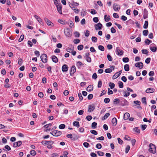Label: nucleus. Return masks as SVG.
Listing matches in <instances>:
<instances>
[{
  "label": "nucleus",
  "mask_w": 157,
  "mask_h": 157,
  "mask_svg": "<svg viewBox=\"0 0 157 157\" xmlns=\"http://www.w3.org/2000/svg\"><path fill=\"white\" fill-rule=\"evenodd\" d=\"M150 60L151 58H147L145 59V62L147 64H148L150 63Z\"/></svg>",
  "instance_id": "obj_56"
},
{
  "label": "nucleus",
  "mask_w": 157,
  "mask_h": 157,
  "mask_svg": "<svg viewBox=\"0 0 157 157\" xmlns=\"http://www.w3.org/2000/svg\"><path fill=\"white\" fill-rule=\"evenodd\" d=\"M93 42H96L97 41V38L94 37V36H92L91 38Z\"/></svg>",
  "instance_id": "obj_43"
},
{
  "label": "nucleus",
  "mask_w": 157,
  "mask_h": 157,
  "mask_svg": "<svg viewBox=\"0 0 157 157\" xmlns=\"http://www.w3.org/2000/svg\"><path fill=\"white\" fill-rule=\"evenodd\" d=\"M65 125L64 124H61L59 126V128L61 129H63L65 128Z\"/></svg>",
  "instance_id": "obj_62"
},
{
  "label": "nucleus",
  "mask_w": 157,
  "mask_h": 157,
  "mask_svg": "<svg viewBox=\"0 0 157 157\" xmlns=\"http://www.w3.org/2000/svg\"><path fill=\"white\" fill-rule=\"evenodd\" d=\"M73 125L75 126L78 128L80 126L79 122L78 121H74L73 123Z\"/></svg>",
  "instance_id": "obj_29"
},
{
  "label": "nucleus",
  "mask_w": 157,
  "mask_h": 157,
  "mask_svg": "<svg viewBox=\"0 0 157 157\" xmlns=\"http://www.w3.org/2000/svg\"><path fill=\"white\" fill-rule=\"evenodd\" d=\"M30 154L32 155H33V156L35 155L36 154V151L35 150H32L31 151H30Z\"/></svg>",
  "instance_id": "obj_50"
},
{
  "label": "nucleus",
  "mask_w": 157,
  "mask_h": 157,
  "mask_svg": "<svg viewBox=\"0 0 157 157\" xmlns=\"http://www.w3.org/2000/svg\"><path fill=\"white\" fill-rule=\"evenodd\" d=\"M52 59L53 62L57 63L58 62L57 58L55 56H53L52 57Z\"/></svg>",
  "instance_id": "obj_21"
},
{
  "label": "nucleus",
  "mask_w": 157,
  "mask_h": 157,
  "mask_svg": "<svg viewBox=\"0 0 157 157\" xmlns=\"http://www.w3.org/2000/svg\"><path fill=\"white\" fill-rule=\"evenodd\" d=\"M104 102L105 103H108L110 101V99L108 98H105L104 100Z\"/></svg>",
  "instance_id": "obj_55"
},
{
  "label": "nucleus",
  "mask_w": 157,
  "mask_h": 157,
  "mask_svg": "<svg viewBox=\"0 0 157 157\" xmlns=\"http://www.w3.org/2000/svg\"><path fill=\"white\" fill-rule=\"evenodd\" d=\"M54 136H60L62 134V132L58 130H54Z\"/></svg>",
  "instance_id": "obj_15"
},
{
  "label": "nucleus",
  "mask_w": 157,
  "mask_h": 157,
  "mask_svg": "<svg viewBox=\"0 0 157 157\" xmlns=\"http://www.w3.org/2000/svg\"><path fill=\"white\" fill-rule=\"evenodd\" d=\"M97 153L99 156H103L104 155V154L103 152L100 151H97Z\"/></svg>",
  "instance_id": "obj_51"
},
{
  "label": "nucleus",
  "mask_w": 157,
  "mask_h": 157,
  "mask_svg": "<svg viewBox=\"0 0 157 157\" xmlns=\"http://www.w3.org/2000/svg\"><path fill=\"white\" fill-rule=\"evenodd\" d=\"M124 97H127L130 94V93L128 92H127V93H126V92H124Z\"/></svg>",
  "instance_id": "obj_48"
},
{
  "label": "nucleus",
  "mask_w": 157,
  "mask_h": 157,
  "mask_svg": "<svg viewBox=\"0 0 157 157\" xmlns=\"http://www.w3.org/2000/svg\"><path fill=\"white\" fill-rule=\"evenodd\" d=\"M110 17L109 15L108 16L107 15H105L104 16V19L105 21H109L110 20Z\"/></svg>",
  "instance_id": "obj_23"
},
{
  "label": "nucleus",
  "mask_w": 157,
  "mask_h": 157,
  "mask_svg": "<svg viewBox=\"0 0 157 157\" xmlns=\"http://www.w3.org/2000/svg\"><path fill=\"white\" fill-rule=\"evenodd\" d=\"M98 47V49L102 51H104L105 50L104 47L102 45H99Z\"/></svg>",
  "instance_id": "obj_34"
},
{
  "label": "nucleus",
  "mask_w": 157,
  "mask_h": 157,
  "mask_svg": "<svg viewBox=\"0 0 157 157\" xmlns=\"http://www.w3.org/2000/svg\"><path fill=\"white\" fill-rule=\"evenodd\" d=\"M58 12L60 14H62V7L61 4H58L56 5Z\"/></svg>",
  "instance_id": "obj_12"
},
{
  "label": "nucleus",
  "mask_w": 157,
  "mask_h": 157,
  "mask_svg": "<svg viewBox=\"0 0 157 157\" xmlns=\"http://www.w3.org/2000/svg\"><path fill=\"white\" fill-rule=\"evenodd\" d=\"M75 21L76 22H78L79 21V18L78 16H76L75 17Z\"/></svg>",
  "instance_id": "obj_63"
},
{
  "label": "nucleus",
  "mask_w": 157,
  "mask_h": 157,
  "mask_svg": "<svg viewBox=\"0 0 157 157\" xmlns=\"http://www.w3.org/2000/svg\"><path fill=\"white\" fill-rule=\"evenodd\" d=\"M76 68L75 66H72L70 71V74L72 76L76 71Z\"/></svg>",
  "instance_id": "obj_11"
},
{
  "label": "nucleus",
  "mask_w": 157,
  "mask_h": 157,
  "mask_svg": "<svg viewBox=\"0 0 157 157\" xmlns=\"http://www.w3.org/2000/svg\"><path fill=\"white\" fill-rule=\"evenodd\" d=\"M150 50L153 52H155L156 51L157 48L156 45L154 44H152L151 45L150 47Z\"/></svg>",
  "instance_id": "obj_8"
},
{
  "label": "nucleus",
  "mask_w": 157,
  "mask_h": 157,
  "mask_svg": "<svg viewBox=\"0 0 157 157\" xmlns=\"http://www.w3.org/2000/svg\"><path fill=\"white\" fill-rule=\"evenodd\" d=\"M133 130L134 131L138 133H139L140 132V130L138 128V127H136L134 128Z\"/></svg>",
  "instance_id": "obj_38"
},
{
  "label": "nucleus",
  "mask_w": 157,
  "mask_h": 157,
  "mask_svg": "<svg viewBox=\"0 0 157 157\" xmlns=\"http://www.w3.org/2000/svg\"><path fill=\"white\" fill-rule=\"evenodd\" d=\"M93 21L97 23L98 22L99 19L98 17H94L93 19Z\"/></svg>",
  "instance_id": "obj_60"
},
{
  "label": "nucleus",
  "mask_w": 157,
  "mask_h": 157,
  "mask_svg": "<svg viewBox=\"0 0 157 157\" xmlns=\"http://www.w3.org/2000/svg\"><path fill=\"white\" fill-rule=\"evenodd\" d=\"M102 82L101 80L99 81L98 83V88H100L102 86Z\"/></svg>",
  "instance_id": "obj_53"
},
{
  "label": "nucleus",
  "mask_w": 157,
  "mask_h": 157,
  "mask_svg": "<svg viewBox=\"0 0 157 157\" xmlns=\"http://www.w3.org/2000/svg\"><path fill=\"white\" fill-rule=\"evenodd\" d=\"M113 8L114 11H117L120 10L121 6L117 4L114 3L113 5Z\"/></svg>",
  "instance_id": "obj_7"
},
{
  "label": "nucleus",
  "mask_w": 157,
  "mask_h": 157,
  "mask_svg": "<svg viewBox=\"0 0 157 157\" xmlns=\"http://www.w3.org/2000/svg\"><path fill=\"white\" fill-rule=\"evenodd\" d=\"M148 11L146 9H145L144 10L143 18L144 19H145L148 17Z\"/></svg>",
  "instance_id": "obj_17"
},
{
  "label": "nucleus",
  "mask_w": 157,
  "mask_h": 157,
  "mask_svg": "<svg viewBox=\"0 0 157 157\" xmlns=\"http://www.w3.org/2000/svg\"><path fill=\"white\" fill-rule=\"evenodd\" d=\"M149 147L148 150L149 152L153 154L155 153L156 147L155 145L152 144H150L149 145Z\"/></svg>",
  "instance_id": "obj_2"
},
{
  "label": "nucleus",
  "mask_w": 157,
  "mask_h": 157,
  "mask_svg": "<svg viewBox=\"0 0 157 157\" xmlns=\"http://www.w3.org/2000/svg\"><path fill=\"white\" fill-rule=\"evenodd\" d=\"M130 117V114L128 113H124V119L125 120L128 119Z\"/></svg>",
  "instance_id": "obj_22"
},
{
  "label": "nucleus",
  "mask_w": 157,
  "mask_h": 157,
  "mask_svg": "<svg viewBox=\"0 0 157 157\" xmlns=\"http://www.w3.org/2000/svg\"><path fill=\"white\" fill-rule=\"evenodd\" d=\"M124 70L125 71H129V65L128 64H126L124 66Z\"/></svg>",
  "instance_id": "obj_27"
},
{
  "label": "nucleus",
  "mask_w": 157,
  "mask_h": 157,
  "mask_svg": "<svg viewBox=\"0 0 157 157\" xmlns=\"http://www.w3.org/2000/svg\"><path fill=\"white\" fill-rule=\"evenodd\" d=\"M97 123L95 122H93L92 123L91 126L93 129H94L97 127Z\"/></svg>",
  "instance_id": "obj_33"
},
{
  "label": "nucleus",
  "mask_w": 157,
  "mask_h": 157,
  "mask_svg": "<svg viewBox=\"0 0 157 157\" xmlns=\"http://www.w3.org/2000/svg\"><path fill=\"white\" fill-rule=\"evenodd\" d=\"M83 64H82V63L80 61H78L76 63V65L78 67H80L82 65H83Z\"/></svg>",
  "instance_id": "obj_58"
},
{
  "label": "nucleus",
  "mask_w": 157,
  "mask_h": 157,
  "mask_svg": "<svg viewBox=\"0 0 157 157\" xmlns=\"http://www.w3.org/2000/svg\"><path fill=\"white\" fill-rule=\"evenodd\" d=\"M24 35H21V36L20 38L18 40L19 42H21L23 40V39H24Z\"/></svg>",
  "instance_id": "obj_41"
},
{
  "label": "nucleus",
  "mask_w": 157,
  "mask_h": 157,
  "mask_svg": "<svg viewBox=\"0 0 157 157\" xmlns=\"http://www.w3.org/2000/svg\"><path fill=\"white\" fill-rule=\"evenodd\" d=\"M71 30L68 28H66L64 30V33L67 37H70L72 35V33L71 32Z\"/></svg>",
  "instance_id": "obj_1"
},
{
  "label": "nucleus",
  "mask_w": 157,
  "mask_h": 157,
  "mask_svg": "<svg viewBox=\"0 0 157 157\" xmlns=\"http://www.w3.org/2000/svg\"><path fill=\"white\" fill-rule=\"evenodd\" d=\"M42 61L44 63H46L47 61V56L46 54H43L40 56Z\"/></svg>",
  "instance_id": "obj_4"
},
{
  "label": "nucleus",
  "mask_w": 157,
  "mask_h": 157,
  "mask_svg": "<svg viewBox=\"0 0 157 157\" xmlns=\"http://www.w3.org/2000/svg\"><path fill=\"white\" fill-rule=\"evenodd\" d=\"M155 89L152 88H149L147 89L145 92L147 93H153L155 91Z\"/></svg>",
  "instance_id": "obj_14"
},
{
  "label": "nucleus",
  "mask_w": 157,
  "mask_h": 157,
  "mask_svg": "<svg viewBox=\"0 0 157 157\" xmlns=\"http://www.w3.org/2000/svg\"><path fill=\"white\" fill-rule=\"evenodd\" d=\"M102 26V24L100 23H99L98 24H96L94 25L95 30H98L101 29Z\"/></svg>",
  "instance_id": "obj_9"
},
{
  "label": "nucleus",
  "mask_w": 157,
  "mask_h": 157,
  "mask_svg": "<svg viewBox=\"0 0 157 157\" xmlns=\"http://www.w3.org/2000/svg\"><path fill=\"white\" fill-rule=\"evenodd\" d=\"M67 24L71 28H73L74 27V24L73 22L71 21H70L67 22Z\"/></svg>",
  "instance_id": "obj_24"
},
{
  "label": "nucleus",
  "mask_w": 157,
  "mask_h": 157,
  "mask_svg": "<svg viewBox=\"0 0 157 157\" xmlns=\"http://www.w3.org/2000/svg\"><path fill=\"white\" fill-rule=\"evenodd\" d=\"M120 100L118 98H116L113 100V104H117L120 102Z\"/></svg>",
  "instance_id": "obj_35"
},
{
  "label": "nucleus",
  "mask_w": 157,
  "mask_h": 157,
  "mask_svg": "<svg viewBox=\"0 0 157 157\" xmlns=\"http://www.w3.org/2000/svg\"><path fill=\"white\" fill-rule=\"evenodd\" d=\"M118 84L119 85V86L120 88H122L123 87V82L121 81H119L118 82Z\"/></svg>",
  "instance_id": "obj_39"
},
{
  "label": "nucleus",
  "mask_w": 157,
  "mask_h": 157,
  "mask_svg": "<svg viewBox=\"0 0 157 157\" xmlns=\"http://www.w3.org/2000/svg\"><path fill=\"white\" fill-rule=\"evenodd\" d=\"M75 36L76 37H78L80 36L79 33L78 32H75L74 33Z\"/></svg>",
  "instance_id": "obj_61"
},
{
  "label": "nucleus",
  "mask_w": 157,
  "mask_h": 157,
  "mask_svg": "<svg viewBox=\"0 0 157 157\" xmlns=\"http://www.w3.org/2000/svg\"><path fill=\"white\" fill-rule=\"evenodd\" d=\"M93 86L92 85H89L87 88L86 89V90L88 92H90L93 90Z\"/></svg>",
  "instance_id": "obj_20"
},
{
  "label": "nucleus",
  "mask_w": 157,
  "mask_h": 157,
  "mask_svg": "<svg viewBox=\"0 0 157 157\" xmlns=\"http://www.w3.org/2000/svg\"><path fill=\"white\" fill-rule=\"evenodd\" d=\"M90 132L91 133L94 134V135H97L98 134L97 132L95 130H91Z\"/></svg>",
  "instance_id": "obj_54"
},
{
  "label": "nucleus",
  "mask_w": 157,
  "mask_h": 157,
  "mask_svg": "<svg viewBox=\"0 0 157 157\" xmlns=\"http://www.w3.org/2000/svg\"><path fill=\"white\" fill-rule=\"evenodd\" d=\"M116 53L117 55L121 56L123 54L124 52L122 50L120 49L119 47H117L116 49Z\"/></svg>",
  "instance_id": "obj_5"
},
{
  "label": "nucleus",
  "mask_w": 157,
  "mask_h": 157,
  "mask_svg": "<svg viewBox=\"0 0 157 157\" xmlns=\"http://www.w3.org/2000/svg\"><path fill=\"white\" fill-rule=\"evenodd\" d=\"M148 21H145L143 26L144 28L145 29H147L148 27Z\"/></svg>",
  "instance_id": "obj_30"
},
{
  "label": "nucleus",
  "mask_w": 157,
  "mask_h": 157,
  "mask_svg": "<svg viewBox=\"0 0 157 157\" xmlns=\"http://www.w3.org/2000/svg\"><path fill=\"white\" fill-rule=\"evenodd\" d=\"M111 32L113 33H115L116 32V30L113 27H112L111 28Z\"/></svg>",
  "instance_id": "obj_64"
},
{
  "label": "nucleus",
  "mask_w": 157,
  "mask_h": 157,
  "mask_svg": "<svg viewBox=\"0 0 157 157\" xmlns=\"http://www.w3.org/2000/svg\"><path fill=\"white\" fill-rule=\"evenodd\" d=\"M122 60L123 62L127 63L129 61V59L128 57H124L123 59Z\"/></svg>",
  "instance_id": "obj_45"
},
{
  "label": "nucleus",
  "mask_w": 157,
  "mask_h": 157,
  "mask_svg": "<svg viewBox=\"0 0 157 157\" xmlns=\"http://www.w3.org/2000/svg\"><path fill=\"white\" fill-rule=\"evenodd\" d=\"M34 17H35V18L37 20V21L40 23V22H42V20H41V19L39 17H38L37 15H35L34 16Z\"/></svg>",
  "instance_id": "obj_28"
},
{
  "label": "nucleus",
  "mask_w": 157,
  "mask_h": 157,
  "mask_svg": "<svg viewBox=\"0 0 157 157\" xmlns=\"http://www.w3.org/2000/svg\"><path fill=\"white\" fill-rule=\"evenodd\" d=\"M83 46L82 44L78 45L77 47V48L79 50H81L83 49Z\"/></svg>",
  "instance_id": "obj_46"
},
{
  "label": "nucleus",
  "mask_w": 157,
  "mask_h": 157,
  "mask_svg": "<svg viewBox=\"0 0 157 157\" xmlns=\"http://www.w3.org/2000/svg\"><path fill=\"white\" fill-rule=\"evenodd\" d=\"M143 35L145 36H147L148 33V31L147 30H144L143 32Z\"/></svg>",
  "instance_id": "obj_36"
},
{
  "label": "nucleus",
  "mask_w": 157,
  "mask_h": 157,
  "mask_svg": "<svg viewBox=\"0 0 157 157\" xmlns=\"http://www.w3.org/2000/svg\"><path fill=\"white\" fill-rule=\"evenodd\" d=\"M58 22L61 24L62 25H65L67 23V22L65 20H63L61 19H59L58 20Z\"/></svg>",
  "instance_id": "obj_19"
},
{
  "label": "nucleus",
  "mask_w": 157,
  "mask_h": 157,
  "mask_svg": "<svg viewBox=\"0 0 157 157\" xmlns=\"http://www.w3.org/2000/svg\"><path fill=\"white\" fill-rule=\"evenodd\" d=\"M92 118V117L90 115L87 116L86 117V119L88 121H90Z\"/></svg>",
  "instance_id": "obj_49"
},
{
  "label": "nucleus",
  "mask_w": 157,
  "mask_h": 157,
  "mask_svg": "<svg viewBox=\"0 0 157 157\" xmlns=\"http://www.w3.org/2000/svg\"><path fill=\"white\" fill-rule=\"evenodd\" d=\"M115 86V84L113 83L110 82L109 83V86L111 89H113L114 88Z\"/></svg>",
  "instance_id": "obj_37"
},
{
  "label": "nucleus",
  "mask_w": 157,
  "mask_h": 157,
  "mask_svg": "<svg viewBox=\"0 0 157 157\" xmlns=\"http://www.w3.org/2000/svg\"><path fill=\"white\" fill-rule=\"evenodd\" d=\"M120 75H118V73L117 72L115 73V74L114 75H113V79H115L117 78Z\"/></svg>",
  "instance_id": "obj_32"
},
{
  "label": "nucleus",
  "mask_w": 157,
  "mask_h": 157,
  "mask_svg": "<svg viewBox=\"0 0 157 157\" xmlns=\"http://www.w3.org/2000/svg\"><path fill=\"white\" fill-rule=\"evenodd\" d=\"M86 10L85 9H83L81 12V16L83 17L84 16L86 15Z\"/></svg>",
  "instance_id": "obj_25"
},
{
  "label": "nucleus",
  "mask_w": 157,
  "mask_h": 157,
  "mask_svg": "<svg viewBox=\"0 0 157 157\" xmlns=\"http://www.w3.org/2000/svg\"><path fill=\"white\" fill-rule=\"evenodd\" d=\"M69 5L70 7L72 9L74 8L75 6H78L79 5V4L75 2H74L73 0H71L70 2H68Z\"/></svg>",
  "instance_id": "obj_3"
},
{
  "label": "nucleus",
  "mask_w": 157,
  "mask_h": 157,
  "mask_svg": "<svg viewBox=\"0 0 157 157\" xmlns=\"http://www.w3.org/2000/svg\"><path fill=\"white\" fill-rule=\"evenodd\" d=\"M110 115V114L109 113H106L104 116L102 118V120H104L106 119Z\"/></svg>",
  "instance_id": "obj_26"
},
{
  "label": "nucleus",
  "mask_w": 157,
  "mask_h": 157,
  "mask_svg": "<svg viewBox=\"0 0 157 157\" xmlns=\"http://www.w3.org/2000/svg\"><path fill=\"white\" fill-rule=\"evenodd\" d=\"M68 69V67L67 65L66 64H64L62 67V70L63 72L67 71Z\"/></svg>",
  "instance_id": "obj_16"
},
{
  "label": "nucleus",
  "mask_w": 157,
  "mask_h": 157,
  "mask_svg": "<svg viewBox=\"0 0 157 157\" xmlns=\"http://www.w3.org/2000/svg\"><path fill=\"white\" fill-rule=\"evenodd\" d=\"M34 53L36 56L37 57H38L40 55V52L39 51H35L34 52Z\"/></svg>",
  "instance_id": "obj_59"
},
{
  "label": "nucleus",
  "mask_w": 157,
  "mask_h": 157,
  "mask_svg": "<svg viewBox=\"0 0 157 157\" xmlns=\"http://www.w3.org/2000/svg\"><path fill=\"white\" fill-rule=\"evenodd\" d=\"M44 20L46 23L47 25L53 27L54 26V24L48 18L46 17L44 18Z\"/></svg>",
  "instance_id": "obj_6"
},
{
  "label": "nucleus",
  "mask_w": 157,
  "mask_h": 157,
  "mask_svg": "<svg viewBox=\"0 0 157 157\" xmlns=\"http://www.w3.org/2000/svg\"><path fill=\"white\" fill-rule=\"evenodd\" d=\"M85 35L86 37H88L90 35V31L88 30H86L85 33Z\"/></svg>",
  "instance_id": "obj_44"
},
{
  "label": "nucleus",
  "mask_w": 157,
  "mask_h": 157,
  "mask_svg": "<svg viewBox=\"0 0 157 157\" xmlns=\"http://www.w3.org/2000/svg\"><path fill=\"white\" fill-rule=\"evenodd\" d=\"M91 10V11L90 12V13L92 14H96L97 13V12L96 10L94 9H92Z\"/></svg>",
  "instance_id": "obj_57"
},
{
  "label": "nucleus",
  "mask_w": 157,
  "mask_h": 157,
  "mask_svg": "<svg viewBox=\"0 0 157 157\" xmlns=\"http://www.w3.org/2000/svg\"><path fill=\"white\" fill-rule=\"evenodd\" d=\"M135 66L136 67H138L140 69L144 67L143 63L141 62H139L136 63Z\"/></svg>",
  "instance_id": "obj_10"
},
{
  "label": "nucleus",
  "mask_w": 157,
  "mask_h": 157,
  "mask_svg": "<svg viewBox=\"0 0 157 157\" xmlns=\"http://www.w3.org/2000/svg\"><path fill=\"white\" fill-rule=\"evenodd\" d=\"M107 58H108V60L110 61H111L113 60L112 57L110 56V55L109 54H108L107 55Z\"/></svg>",
  "instance_id": "obj_47"
},
{
  "label": "nucleus",
  "mask_w": 157,
  "mask_h": 157,
  "mask_svg": "<svg viewBox=\"0 0 157 157\" xmlns=\"http://www.w3.org/2000/svg\"><path fill=\"white\" fill-rule=\"evenodd\" d=\"M130 147L129 145H127L125 148V153H127L129 151Z\"/></svg>",
  "instance_id": "obj_52"
},
{
  "label": "nucleus",
  "mask_w": 157,
  "mask_h": 157,
  "mask_svg": "<svg viewBox=\"0 0 157 157\" xmlns=\"http://www.w3.org/2000/svg\"><path fill=\"white\" fill-rule=\"evenodd\" d=\"M142 102L145 105L147 104V102L146 101V98L145 97H143L142 98L141 100Z\"/></svg>",
  "instance_id": "obj_42"
},
{
  "label": "nucleus",
  "mask_w": 157,
  "mask_h": 157,
  "mask_svg": "<svg viewBox=\"0 0 157 157\" xmlns=\"http://www.w3.org/2000/svg\"><path fill=\"white\" fill-rule=\"evenodd\" d=\"M144 42L146 44L149 45L152 42V41L147 39L145 40Z\"/></svg>",
  "instance_id": "obj_31"
},
{
  "label": "nucleus",
  "mask_w": 157,
  "mask_h": 157,
  "mask_svg": "<svg viewBox=\"0 0 157 157\" xmlns=\"http://www.w3.org/2000/svg\"><path fill=\"white\" fill-rule=\"evenodd\" d=\"M117 119L116 118L114 117L112 120V124L113 126H115L117 124Z\"/></svg>",
  "instance_id": "obj_18"
},
{
  "label": "nucleus",
  "mask_w": 157,
  "mask_h": 157,
  "mask_svg": "<svg viewBox=\"0 0 157 157\" xmlns=\"http://www.w3.org/2000/svg\"><path fill=\"white\" fill-rule=\"evenodd\" d=\"M112 71V69L111 68H107L105 69V72L106 73H111Z\"/></svg>",
  "instance_id": "obj_40"
},
{
  "label": "nucleus",
  "mask_w": 157,
  "mask_h": 157,
  "mask_svg": "<svg viewBox=\"0 0 157 157\" xmlns=\"http://www.w3.org/2000/svg\"><path fill=\"white\" fill-rule=\"evenodd\" d=\"M95 108V106L94 104L90 105H89L88 112H91L94 111Z\"/></svg>",
  "instance_id": "obj_13"
}]
</instances>
